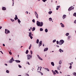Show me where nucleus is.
Listing matches in <instances>:
<instances>
[{
    "instance_id": "obj_1",
    "label": "nucleus",
    "mask_w": 76,
    "mask_h": 76,
    "mask_svg": "<svg viewBox=\"0 0 76 76\" xmlns=\"http://www.w3.org/2000/svg\"><path fill=\"white\" fill-rule=\"evenodd\" d=\"M64 42V41L63 40H61L59 42V45H62Z\"/></svg>"
},
{
    "instance_id": "obj_2",
    "label": "nucleus",
    "mask_w": 76,
    "mask_h": 76,
    "mask_svg": "<svg viewBox=\"0 0 76 76\" xmlns=\"http://www.w3.org/2000/svg\"><path fill=\"white\" fill-rule=\"evenodd\" d=\"M27 57L28 60H30V59L32 58V55H27Z\"/></svg>"
},
{
    "instance_id": "obj_3",
    "label": "nucleus",
    "mask_w": 76,
    "mask_h": 76,
    "mask_svg": "<svg viewBox=\"0 0 76 76\" xmlns=\"http://www.w3.org/2000/svg\"><path fill=\"white\" fill-rule=\"evenodd\" d=\"M74 9V7L73 6L70 7L68 9V11H71L72 10H73Z\"/></svg>"
},
{
    "instance_id": "obj_4",
    "label": "nucleus",
    "mask_w": 76,
    "mask_h": 76,
    "mask_svg": "<svg viewBox=\"0 0 76 76\" xmlns=\"http://www.w3.org/2000/svg\"><path fill=\"white\" fill-rule=\"evenodd\" d=\"M14 61V59H13V58L12 57L11 59L10 60L9 63H12V62Z\"/></svg>"
},
{
    "instance_id": "obj_5",
    "label": "nucleus",
    "mask_w": 76,
    "mask_h": 76,
    "mask_svg": "<svg viewBox=\"0 0 76 76\" xmlns=\"http://www.w3.org/2000/svg\"><path fill=\"white\" fill-rule=\"evenodd\" d=\"M37 24L38 26H40V25H41V23L39 21H37Z\"/></svg>"
},
{
    "instance_id": "obj_6",
    "label": "nucleus",
    "mask_w": 76,
    "mask_h": 76,
    "mask_svg": "<svg viewBox=\"0 0 76 76\" xmlns=\"http://www.w3.org/2000/svg\"><path fill=\"white\" fill-rule=\"evenodd\" d=\"M5 34H9V33H10V31L8 30H7V29H5Z\"/></svg>"
},
{
    "instance_id": "obj_7",
    "label": "nucleus",
    "mask_w": 76,
    "mask_h": 76,
    "mask_svg": "<svg viewBox=\"0 0 76 76\" xmlns=\"http://www.w3.org/2000/svg\"><path fill=\"white\" fill-rule=\"evenodd\" d=\"M35 14L37 18V19H38V14H37V12H35Z\"/></svg>"
},
{
    "instance_id": "obj_8",
    "label": "nucleus",
    "mask_w": 76,
    "mask_h": 76,
    "mask_svg": "<svg viewBox=\"0 0 76 76\" xmlns=\"http://www.w3.org/2000/svg\"><path fill=\"white\" fill-rule=\"evenodd\" d=\"M42 41H40V42H39V47H40V46H41L42 45Z\"/></svg>"
},
{
    "instance_id": "obj_9",
    "label": "nucleus",
    "mask_w": 76,
    "mask_h": 76,
    "mask_svg": "<svg viewBox=\"0 0 76 76\" xmlns=\"http://www.w3.org/2000/svg\"><path fill=\"white\" fill-rule=\"evenodd\" d=\"M60 25H61V27H62V28H64V24H63V23H60Z\"/></svg>"
},
{
    "instance_id": "obj_10",
    "label": "nucleus",
    "mask_w": 76,
    "mask_h": 76,
    "mask_svg": "<svg viewBox=\"0 0 76 76\" xmlns=\"http://www.w3.org/2000/svg\"><path fill=\"white\" fill-rule=\"evenodd\" d=\"M14 19L15 20H16L17 19H18L17 15H15V17L14 18Z\"/></svg>"
},
{
    "instance_id": "obj_11",
    "label": "nucleus",
    "mask_w": 76,
    "mask_h": 76,
    "mask_svg": "<svg viewBox=\"0 0 76 76\" xmlns=\"http://www.w3.org/2000/svg\"><path fill=\"white\" fill-rule=\"evenodd\" d=\"M48 48H46L44 49V51H48Z\"/></svg>"
},
{
    "instance_id": "obj_12",
    "label": "nucleus",
    "mask_w": 76,
    "mask_h": 76,
    "mask_svg": "<svg viewBox=\"0 0 76 76\" xmlns=\"http://www.w3.org/2000/svg\"><path fill=\"white\" fill-rule=\"evenodd\" d=\"M43 22H41L40 24V26H43Z\"/></svg>"
},
{
    "instance_id": "obj_13",
    "label": "nucleus",
    "mask_w": 76,
    "mask_h": 76,
    "mask_svg": "<svg viewBox=\"0 0 76 76\" xmlns=\"http://www.w3.org/2000/svg\"><path fill=\"white\" fill-rule=\"evenodd\" d=\"M66 15H64L63 16V19H65V18H66Z\"/></svg>"
},
{
    "instance_id": "obj_14",
    "label": "nucleus",
    "mask_w": 76,
    "mask_h": 76,
    "mask_svg": "<svg viewBox=\"0 0 76 76\" xmlns=\"http://www.w3.org/2000/svg\"><path fill=\"white\" fill-rule=\"evenodd\" d=\"M28 53H29V51L28 50H27L26 51V54H28Z\"/></svg>"
},
{
    "instance_id": "obj_15",
    "label": "nucleus",
    "mask_w": 76,
    "mask_h": 76,
    "mask_svg": "<svg viewBox=\"0 0 76 76\" xmlns=\"http://www.w3.org/2000/svg\"><path fill=\"white\" fill-rule=\"evenodd\" d=\"M51 64L53 66H54V63L53 62H51Z\"/></svg>"
},
{
    "instance_id": "obj_16",
    "label": "nucleus",
    "mask_w": 76,
    "mask_h": 76,
    "mask_svg": "<svg viewBox=\"0 0 76 76\" xmlns=\"http://www.w3.org/2000/svg\"><path fill=\"white\" fill-rule=\"evenodd\" d=\"M2 9L3 10H5L6 9L5 7H3L2 8Z\"/></svg>"
},
{
    "instance_id": "obj_17",
    "label": "nucleus",
    "mask_w": 76,
    "mask_h": 76,
    "mask_svg": "<svg viewBox=\"0 0 76 76\" xmlns=\"http://www.w3.org/2000/svg\"><path fill=\"white\" fill-rule=\"evenodd\" d=\"M15 61L17 63H20V61H19V60H16Z\"/></svg>"
},
{
    "instance_id": "obj_18",
    "label": "nucleus",
    "mask_w": 76,
    "mask_h": 76,
    "mask_svg": "<svg viewBox=\"0 0 76 76\" xmlns=\"http://www.w3.org/2000/svg\"><path fill=\"white\" fill-rule=\"evenodd\" d=\"M35 28L33 27L32 28V31H35Z\"/></svg>"
},
{
    "instance_id": "obj_19",
    "label": "nucleus",
    "mask_w": 76,
    "mask_h": 76,
    "mask_svg": "<svg viewBox=\"0 0 76 76\" xmlns=\"http://www.w3.org/2000/svg\"><path fill=\"white\" fill-rule=\"evenodd\" d=\"M29 37L30 36H32V32H29Z\"/></svg>"
},
{
    "instance_id": "obj_20",
    "label": "nucleus",
    "mask_w": 76,
    "mask_h": 76,
    "mask_svg": "<svg viewBox=\"0 0 76 76\" xmlns=\"http://www.w3.org/2000/svg\"><path fill=\"white\" fill-rule=\"evenodd\" d=\"M71 37L70 36H68V40H70V38Z\"/></svg>"
},
{
    "instance_id": "obj_21",
    "label": "nucleus",
    "mask_w": 76,
    "mask_h": 76,
    "mask_svg": "<svg viewBox=\"0 0 76 76\" xmlns=\"http://www.w3.org/2000/svg\"><path fill=\"white\" fill-rule=\"evenodd\" d=\"M39 43V39H37L36 41V43L37 44H38Z\"/></svg>"
},
{
    "instance_id": "obj_22",
    "label": "nucleus",
    "mask_w": 76,
    "mask_h": 76,
    "mask_svg": "<svg viewBox=\"0 0 76 76\" xmlns=\"http://www.w3.org/2000/svg\"><path fill=\"white\" fill-rule=\"evenodd\" d=\"M31 47H32V45H31H31L29 46V48H28L29 50H30V49H31Z\"/></svg>"
},
{
    "instance_id": "obj_23",
    "label": "nucleus",
    "mask_w": 76,
    "mask_h": 76,
    "mask_svg": "<svg viewBox=\"0 0 76 76\" xmlns=\"http://www.w3.org/2000/svg\"><path fill=\"white\" fill-rule=\"evenodd\" d=\"M62 62H61V60H60L59 62V64H61Z\"/></svg>"
},
{
    "instance_id": "obj_24",
    "label": "nucleus",
    "mask_w": 76,
    "mask_h": 76,
    "mask_svg": "<svg viewBox=\"0 0 76 76\" xmlns=\"http://www.w3.org/2000/svg\"><path fill=\"white\" fill-rule=\"evenodd\" d=\"M52 11H49V12H48V13L49 14V15H51V13H52Z\"/></svg>"
},
{
    "instance_id": "obj_25",
    "label": "nucleus",
    "mask_w": 76,
    "mask_h": 76,
    "mask_svg": "<svg viewBox=\"0 0 76 76\" xmlns=\"http://www.w3.org/2000/svg\"><path fill=\"white\" fill-rule=\"evenodd\" d=\"M18 23H20L21 22H20V20H19V19L18 20Z\"/></svg>"
},
{
    "instance_id": "obj_26",
    "label": "nucleus",
    "mask_w": 76,
    "mask_h": 76,
    "mask_svg": "<svg viewBox=\"0 0 76 76\" xmlns=\"http://www.w3.org/2000/svg\"><path fill=\"white\" fill-rule=\"evenodd\" d=\"M68 35H69V33H66V36H68Z\"/></svg>"
},
{
    "instance_id": "obj_27",
    "label": "nucleus",
    "mask_w": 76,
    "mask_h": 76,
    "mask_svg": "<svg viewBox=\"0 0 76 76\" xmlns=\"http://www.w3.org/2000/svg\"><path fill=\"white\" fill-rule=\"evenodd\" d=\"M45 32H48V29H47L46 28L45 30Z\"/></svg>"
},
{
    "instance_id": "obj_28",
    "label": "nucleus",
    "mask_w": 76,
    "mask_h": 76,
    "mask_svg": "<svg viewBox=\"0 0 76 76\" xmlns=\"http://www.w3.org/2000/svg\"><path fill=\"white\" fill-rule=\"evenodd\" d=\"M73 75H74V76H76V72H74L73 73Z\"/></svg>"
},
{
    "instance_id": "obj_29",
    "label": "nucleus",
    "mask_w": 76,
    "mask_h": 76,
    "mask_svg": "<svg viewBox=\"0 0 76 76\" xmlns=\"http://www.w3.org/2000/svg\"><path fill=\"white\" fill-rule=\"evenodd\" d=\"M40 31H43V29L42 28H40Z\"/></svg>"
},
{
    "instance_id": "obj_30",
    "label": "nucleus",
    "mask_w": 76,
    "mask_h": 76,
    "mask_svg": "<svg viewBox=\"0 0 76 76\" xmlns=\"http://www.w3.org/2000/svg\"><path fill=\"white\" fill-rule=\"evenodd\" d=\"M73 16H75V17H76V13L75 12L73 14Z\"/></svg>"
},
{
    "instance_id": "obj_31",
    "label": "nucleus",
    "mask_w": 76,
    "mask_h": 76,
    "mask_svg": "<svg viewBox=\"0 0 76 76\" xmlns=\"http://www.w3.org/2000/svg\"><path fill=\"white\" fill-rule=\"evenodd\" d=\"M49 20L50 21H51L52 20V18H49Z\"/></svg>"
},
{
    "instance_id": "obj_32",
    "label": "nucleus",
    "mask_w": 76,
    "mask_h": 76,
    "mask_svg": "<svg viewBox=\"0 0 76 76\" xmlns=\"http://www.w3.org/2000/svg\"><path fill=\"white\" fill-rule=\"evenodd\" d=\"M45 69H46V70H47V71H50V70H49V69H48V68H45Z\"/></svg>"
},
{
    "instance_id": "obj_33",
    "label": "nucleus",
    "mask_w": 76,
    "mask_h": 76,
    "mask_svg": "<svg viewBox=\"0 0 76 76\" xmlns=\"http://www.w3.org/2000/svg\"><path fill=\"white\" fill-rule=\"evenodd\" d=\"M6 72L7 73H9V71L8 70H7Z\"/></svg>"
},
{
    "instance_id": "obj_34",
    "label": "nucleus",
    "mask_w": 76,
    "mask_h": 76,
    "mask_svg": "<svg viewBox=\"0 0 76 76\" xmlns=\"http://www.w3.org/2000/svg\"><path fill=\"white\" fill-rule=\"evenodd\" d=\"M59 51H60V53H61V51H62V50H61V49H60Z\"/></svg>"
},
{
    "instance_id": "obj_35",
    "label": "nucleus",
    "mask_w": 76,
    "mask_h": 76,
    "mask_svg": "<svg viewBox=\"0 0 76 76\" xmlns=\"http://www.w3.org/2000/svg\"><path fill=\"white\" fill-rule=\"evenodd\" d=\"M39 59L40 60H42V58H41V57H39Z\"/></svg>"
},
{
    "instance_id": "obj_36",
    "label": "nucleus",
    "mask_w": 76,
    "mask_h": 76,
    "mask_svg": "<svg viewBox=\"0 0 76 76\" xmlns=\"http://www.w3.org/2000/svg\"><path fill=\"white\" fill-rule=\"evenodd\" d=\"M30 37V38H31V39H32V38H33V37H32V36H29Z\"/></svg>"
},
{
    "instance_id": "obj_37",
    "label": "nucleus",
    "mask_w": 76,
    "mask_h": 76,
    "mask_svg": "<svg viewBox=\"0 0 76 76\" xmlns=\"http://www.w3.org/2000/svg\"><path fill=\"white\" fill-rule=\"evenodd\" d=\"M18 67H19L20 68H21V67H22V66H21L20 65H18Z\"/></svg>"
},
{
    "instance_id": "obj_38",
    "label": "nucleus",
    "mask_w": 76,
    "mask_h": 76,
    "mask_svg": "<svg viewBox=\"0 0 76 76\" xmlns=\"http://www.w3.org/2000/svg\"><path fill=\"white\" fill-rule=\"evenodd\" d=\"M11 20H12V22H14V21H15V20H13L12 19H11Z\"/></svg>"
},
{
    "instance_id": "obj_39",
    "label": "nucleus",
    "mask_w": 76,
    "mask_h": 76,
    "mask_svg": "<svg viewBox=\"0 0 76 76\" xmlns=\"http://www.w3.org/2000/svg\"><path fill=\"white\" fill-rule=\"evenodd\" d=\"M56 41V40L55 39L53 41V42H55Z\"/></svg>"
},
{
    "instance_id": "obj_40",
    "label": "nucleus",
    "mask_w": 76,
    "mask_h": 76,
    "mask_svg": "<svg viewBox=\"0 0 76 76\" xmlns=\"http://www.w3.org/2000/svg\"><path fill=\"white\" fill-rule=\"evenodd\" d=\"M9 53L10 54V55H12V52L9 51Z\"/></svg>"
},
{
    "instance_id": "obj_41",
    "label": "nucleus",
    "mask_w": 76,
    "mask_h": 76,
    "mask_svg": "<svg viewBox=\"0 0 76 76\" xmlns=\"http://www.w3.org/2000/svg\"><path fill=\"white\" fill-rule=\"evenodd\" d=\"M60 66H58V70H60Z\"/></svg>"
},
{
    "instance_id": "obj_42",
    "label": "nucleus",
    "mask_w": 76,
    "mask_h": 76,
    "mask_svg": "<svg viewBox=\"0 0 76 76\" xmlns=\"http://www.w3.org/2000/svg\"><path fill=\"white\" fill-rule=\"evenodd\" d=\"M55 72H56V73H57V74H58V71H57V70H55Z\"/></svg>"
},
{
    "instance_id": "obj_43",
    "label": "nucleus",
    "mask_w": 76,
    "mask_h": 76,
    "mask_svg": "<svg viewBox=\"0 0 76 76\" xmlns=\"http://www.w3.org/2000/svg\"><path fill=\"white\" fill-rule=\"evenodd\" d=\"M59 43V42H58V41H56V43H57V44H58Z\"/></svg>"
},
{
    "instance_id": "obj_44",
    "label": "nucleus",
    "mask_w": 76,
    "mask_h": 76,
    "mask_svg": "<svg viewBox=\"0 0 76 76\" xmlns=\"http://www.w3.org/2000/svg\"><path fill=\"white\" fill-rule=\"evenodd\" d=\"M73 63V62H71V63L70 64L71 66H72V64Z\"/></svg>"
},
{
    "instance_id": "obj_45",
    "label": "nucleus",
    "mask_w": 76,
    "mask_h": 76,
    "mask_svg": "<svg viewBox=\"0 0 76 76\" xmlns=\"http://www.w3.org/2000/svg\"><path fill=\"white\" fill-rule=\"evenodd\" d=\"M33 22H35V19H33L32 20Z\"/></svg>"
},
{
    "instance_id": "obj_46",
    "label": "nucleus",
    "mask_w": 76,
    "mask_h": 76,
    "mask_svg": "<svg viewBox=\"0 0 76 76\" xmlns=\"http://www.w3.org/2000/svg\"><path fill=\"white\" fill-rule=\"evenodd\" d=\"M42 1H43V2H45V1H47V0H42Z\"/></svg>"
},
{
    "instance_id": "obj_47",
    "label": "nucleus",
    "mask_w": 76,
    "mask_h": 76,
    "mask_svg": "<svg viewBox=\"0 0 76 76\" xmlns=\"http://www.w3.org/2000/svg\"><path fill=\"white\" fill-rule=\"evenodd\" d=\"M30 53H31V55L32 54V50H31L30 51Z\"/></svg>"
},
{
    "instance_id": "obj_48",
    "label": "nucleus",
    "mask_w": 76,
    "mask_h": 76,
    "mask_svg": "<svg viewBox=\"0 0 76 76\" xmlns=\"http://www.w3.org/2000/svg\"><path fill=\"white\" fill-rule=\"evenodd\" d=\"M53 75H56V72H55L53 73Z\"/></svg>"
},
{
    "instance_id": "obj_49",
    "label": "nucleus",
    "mask_w": 76,
    "mask_h": 76,
    "mask_svg": "<svg viewBox=\"0 0 76 76\" xmlns=\"http://www.w3.org/2000/svg\"><path fill=\"white\" fill-rule=\"evenodd\" d=\"M69 69H72V65H70V66L69 67Z\"/></svg>"
},
{
    "instance_id": "obj_50",
    "label": "nucleus",
    "mask_w": 76,
    "mask_h": 76,
    "mask_svg": "<svg viewBox=\"0 0 76 76\" xmlns=\"http://www.w3.org/2000/svg\"><path fill=\"white\" fill-rule=\"evenodd\" d=\"M39 72V73H41L42 75H43V73H42L41 72Z\"/></svg>"
},
{
    "instance_id": "obj_51",
    "label": "nucleus",
    "mask_w": 76,
    "mask_h": 76,
    "mask_svg": "<svg viewBox=\"0 0 76 76\" xmlns=\"http://www.w3.org/2000/svg\"><path fill=\"white\" fill-rule=\"evenodd\" d=\"M74 23H76V20H75L74 21Z\"/></svg>"
},
{
    "instance_id": "obj_52",
    "label": "nucleus",
    "mask_w": 76,
    "mask_h": 76,
    "mask_svg": "<svg viewBox=\"0 0 76 76\" xmlns=\"http://www.w3.org/2000/svg\"><path fill=\"white\" fill-rule=\"evenodd\" d=\"M14 6V2H12V6Z\"/></svg>"
},
{
    "instance_id": "obj_53",
    "label": "nucleus",
    "mask_w": 76,
    "mask_h": 76,
    "mask_svg": "<svg viewBox=\"0 0 76 76\" xmlns=\"http://www.w3.org/2000/svg\"><path fill=\"white\" fill-rule=\"evenodd\" d=\"M57 7H58V8H59V7H60V6H57Z\"/></svg>"
},
{
    "instance_id": "obj_54",
    "label": "nucleus",
    "mask_w": 76,
    "mask_h": 76,
    "mask_svg": "<svg viewBox=\"0 0 76 76\" xmlns=\"http://www.w3.org/2000/svg\"><path fill=\"white\" fill-rule=\"evenodd\" d=\"M37 56L38 58H39V57H39V55H37Z\"/></svg>"
},
{
    "instance_id": "obj_55",
    "label": "nucleus",
    "mask_w": 76,
    "mask_h": 76,
    "mask_svg": "<svg viewBox=\"0 0 76 76\" xmlns=\"http://www.w3.org/2000/svg\"><path fill=\"white\" fill-rule=\"evenodd\" d=\"M56 10H58V7H57V8H56Z\"/></svg>"
},
{
    "instance_id": "obj_56",
    "label": "nucleus",
    "mask_w": 76,
    "mask_h": 76,
    "mask_svg": "<svg viewBox=\"0 0 76 76\" xmlns=\"http://www.w3.org/2000/svg\"><path fill=\"white\" fill-rule=\"evenodd\" d=\"M27 64H28V65H29L30 64H29V62H28Z\"/></svg>"
},
{
    "instance_id": "obj_57",
    "label": "nucleus",
    "mask_w": 76,
    "mask_h": 76,
    "mask_svg": "<svg viewBox=\"0 0 76 76\" xmlns=\"http://www.w3.org/2000/svg\"><path fill=\"white\" fill-rule=\"evenodd\" d=\"M0 52L1 53H2V54H3V52H2L1 51Z\"/></svg>"
},
{
    "instance_id": "obj_58",
    "label": "nucleus",
    "mask_w": 76,
    "mask_h": 76,
    "mask_svg": "<svg viewBox=\"0 0 76 76\" xmlns=\"http://www.w3.org/2000/svg\"><path fill=\"white\" fill-rule=\"evenodd\" d=\"M3 46H4V47L5 46V45L4 44H3Z\"/></svg>"
},
{
    "instance_id": "obj_59",
    "label": "nucleus",
    "mask_w": 76,
    "mask_h": 76,
    "mask_svg": "<svg viewBox=\"0 0 76 76\" xmlns=\"http://www.w3.org/2000/svg\"><path fill=\"white\" fill-rule=\"evenodd\" d=\"M26 13H27V14H28V11H26Z\"/></svg>"
},
{
    "instance_id": "obj_60",
    "label": "nucleus",
    "mask_w": 76,
    "mask_h": 76,
    "mask_svg": "<svg viewBox=\"0 0 76 76\" xmlns=\"http://www.w3.org/2000/svg\"><path fill=\"white\" fill-rule=\"evenodd\" d=\"M2 28V27L0 26V29H1Z\"/></svg>"
},
{
    "instance_id": "obj_61",
    "label": "nucleus",
    "mask_w": 76,
    "mask_h": 76,
    "mask_svg": "<svg viewBox=\"0 0 76 76\" xmlns=\"http://www.w3.org/2000/svg\"><path fill=\"white\" fill-rule=\"evenodd\" d=\"M52 72L53 73H54V72H55L53 70H52Z\"/></svg>"
},
{
    "instance_id": "obj_62",
    "label": "nucleus",
    "mask_w": 76,
    "mask_h": 76,
    "mask_svg": "<svg viewBox=\"0 0 76 76\" xmlns=\"http://www.w3.org/2000/svg\"><path fill=\"white\" fill-rule=\"evenodd\" d=\"M5 66H7V64H5Z\"/></svg>"
},
{
    "instance_id": "obj_63",
    "label": "nucleus",
    "mask_w": 76,
    "mask_h": 76,
    "mask_svg": "<svg viewBox=\"0 0 76 76\" xmlns=\"http://www.w3.org/2000/svg\"><path fill=\"white\" fill-rule=\"evenodd\" d=\"M56 47H59V46L57 45H56Z\"/></svg>"
},
{
    "instance_id": "obj_64",
    "label": "nucleus",
    "mask_w": 76,
    "mask_h": 76,
    "mask_svg": "<svg viewBox=\"0 0 76 76\" xmlns=\"http://www.w3.org/2000/svg\"><path fill=\"white\" fill-rule=\"evenodd\" d=\"M26 75L27 76H29V75H28V74H26Z\"/></svg>"
}]
</instances>
